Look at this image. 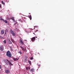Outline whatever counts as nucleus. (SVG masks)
I'll use <instances>...</instances> for the list:
<instances>
[{
	"label": "nucleus",
	"mask_w": 74,
	"mask_h": 74,
	"mask_svg": "<svg viewBox=\"0 0 74 74\" xmlns=\"http://www.w3.org/2000/svg\"><path fill=\"white\" fill-rule=\"evenodd\" d=\"M33 34H34V33H33Z\"/></svg>",
	"instance_id": "36"
},
{
	"label": "nucleus",
	"mask_w": 74,
	"mask_h": 74,
	"mask_svg": "<svg viewBox=\"0 0 74 74\" xmlns=\"http://www.w3.org/2000/svg\"><path fill=\"white\" fill-rule=\"evenodd\" d=\"M11 41H12V42H15V41L12 38H11Z\"/></svg>",
	"instance_id": "19"
},
{
	"label": "nucleus",
	"mask_w": 74,
	"mask_h": 74,
	"mask_svg": "<svg viewBox=\"0 0 74 74\" xmlns=\"http://www.w3.org/2000/svg\"><path fill=\"white\" fill-rule=\"evenodd\" d=\"M8 64L9 65H10V66H11L12 65V64L11 63V62H10V61H9Z\"/></svg>",
	"instance_id": "13"
},
{
	"label": "nucleus",
	"mask_w": 74,
	"mask_h": 74,
	"mask_svg": "<svg viewBox=\"0 0 74 74\" xmlns=\"http://www.w3.org/2000/svg\"><path fill=\"white\" fill-rule=\"evenodd\" d=\"M1 34H3L4 33V31L3 30H2L1 31Z\"/></svg>",
	"instance_id": "7"
},
{
	"label": "nucleus",
	"mask_w": 74,
	"mask_h": 74,
	"mask_svg": "<svg viewBox=\"0 0 74 74\" xmlns=\"http://www.w3.org/2000/svg\"><path fill=\"white\" fill-rule=\"evenodd\" d=\"M19 21H21V19H19Z\"/></svg>",
	"instance_id": "29"
},
{
	"label": "nucleus",
	"mask_w": 74,
	"mask_h": 74,
	"mask_svg": "<svg viewBox=\"0 0 74 74\" xmlns=\"http://www.w3.org/2000/svg\"><path fill=\"white\" fill-rule=\"evenodd\" d=\"M38 66H40V65H38Z\"/></svg>",
	"instance_id": "34"
},
{
	"label": "nucleus",
	"mask_w": 74,
	"mask_h": 74,
	"mask_svg": "<svg viewBox=\"0 0 74 74\" xmlns=\"http://www.w3.org/2000/svg\"><path fill=\"white\" fill-rule=\"evenodd\" d=\"M1 3L2 4H3V5H5V3H4V2H3V1H2Z\"/></svg>",
	"instance_id": "23"
},
{
	"label": "nucleus",
	"mask_w": 74,
	"mask_h": 74,
	"mask_svg": "<svg viewBox=\"0 0 74 74\" xmlns=\"http://www.w3.org/2000/svg\"><path fill=\"white\" fill-rule=\"evenodd\" d=\"M13 59L14 61H16V60H18V59H17L16 58H14Z\"/></svg>",
	"instance_id": "17"
},
{
	"label": "nucleus",
	"mask_w": 74,
	"mask_h": 74,
	"mask_svg": "<svg viewBox=\"0 0 74 74\" xmlns=\"http://www.w3.org/2000/svg\"><path fill=\"white\" fill-rule=\"evenodd\" d=\"M6 20H10V18L8 17L7 16L6 17Z\"/></svg>",
	"instance_id": "14"
},
{
	"label": "nucleus",
	"mask_w": 74,
	"mask_h": 74,
	"mask_svg": "<svg viewBox=\"0 0 74 74\" xmlns=\"http://www.w3.org/2000/svg\"><path fill=\"white\" fill-rule=\"evenodd\" d=\"M3 43H4V44H6V43H7V41L5 40L3 41Z\"/></svg>",
	"instance_id": "16"
},
{
	"label": "nucleus",
	"mask_w": 74,
	"mask_h": 74,
	"mask_svg": "<svg viewBox=\"0 0 74 74\" xmlns=\"http://www.w3.org/2000/svg\"><path fill=\"white\" fill-rule=\"evenodd\" d=\"M9 60H7V61H6V64H7L8 65V63H9Z\"/></svg>",
	"instance_id": "10"
},
{
	"label": "nucleus",
	"mask_w": 74,
	"mask_h": 74,
	"mask_svg": "<svg viewBox=\"0 0 74 74\" xmlns=\"http://www.w3.org/2000/svg\"><path fill=\"white\" fill-rule=\"evenodd\" d=\"M10 19H12V20L13 21H14V18L12 17V18H10Z\"/></svg>",
	"instance_id": "21"
},
{
	"label": "nucleus",
	"mask_w": 74,
	"mask_h": 74,
	"mask_svg": "<svg viewBox=\"0 0 74 74\" xmlns=\"http://www.w3.org/2000/svg\"><path fill=\"white\" fill-rule=\"evenodd\" d=\"M5 73H7V74H8V73H10V71L8 70H6L5 71Z\"/></svg>",
	"instance_id": "6"
},
{
	"label": "nucleus",
	"mask_w": 74,
	"mask_h": 74,
	"mask_svg": "<svg viewBox=\"0 0 74 74\" xmlns=\"http://www.w3.org/2000/svg\"><path fill=\"white\" fill-rule=\"evenodd\" d=\"M10 33L12 34L13 36H15V33L13 31L12 29H10Z\"/></svg>",
	"instance_id": "2"
},
{
	"label": "nucleus",
	"mask_w": 74,
	"mask_h": 74,
	"mask_svg": "<svg viewBox=\"0 0 74 74\" xmlns=\"http://www.w3.org/2000/svg\"><path fill=\"white\" fill-rule=\"evenodd\" d=\"M6 56L8 58H11L12 57V54L10 51H8L6 53Z\"/></svg>",
	"instance_id": "1"
},
{
	"label": "nucleus",
	"mask_w": 74,
	"mask_h": 74,
	"mask_svg": "<svg viewBox=\"0 0 74 74\" xmlns=\"http://www.w3.org/2000/svg\"><path fill=\"white\" fill-rule=\"evenodd\" d=\"M36 38H37V37H36Z\"/></svg>",
	"instance_id": "35"
},
{
	"label": "nucleus",
	"mask_w": 74,
	"mask_h": 74,
	"mask_svg": "<svg viewBox=\"0 0 74 74\" xmlns=\"http://www.w3.org/2000/svg\"><path fill=\"white\" fill-rule=\"evenodd\" d=\"M18 53H20L21 54H22V52L21 51H19Z\"/></svg>",
	"instance_id": "22"
},
{
	"label": "nucleus",
	"mask_w": 74,
	"mask_h": 74,
	"mask_svg": "<svg viewBox=\"0 0 74 74\" xmlns=\"http://www.w3.org/2000/svg\"><path fill=\"white\" fill-rule=\"evenodd\" d=\"M8 32V29H7V28H6L5 30V32L7 33V32Z\"/></svg>",
	"instance_id": "18"
},
{
	"label": "nucleus",
	"mask_w": 74,
	"mask_h": 74,
	"mask_svg": "<svg viewBox=\"0 0 74 74\" xmlns=\"http://www.w3.org/2000/svg\"><path fill=\"white\" fill-rule=\"evenodd\" d=\"M29 18L30 19V20H32V16H29Z\"/></svg>",
	"instance_id": "20"
},
{
	"label": "nucleus",
	"mask_w": 74,
	"mask_h": 74,
	"mask_svg": "<svg viewBox=\"0 0 74 74\" xmlns=\"http://www.w3.org/2000/svg\"><path fill=\"white\" fill-rule=\"evenodd\" d=\"M28 63H29L30 65H32V62H31V61L30 60H28Z\"/></svg>",
	"instance_id": "12"
},
{
	"label": "nucleus",
	"mask_w": 74,
	"mask_h": 74,
	"mask_svg": "<svg viewBox=\"0 0 74 74\" xmlns=\"http://www.w3.org/2000/svg\"><path fill=\"white\" fill-rule=\"evenodd\" d=\"M6 34H7V32H5V34L4 35V36H6Z\"/></svg>",
	"instance_id": "24"
},
{
	"label": "nucleus",
	"mask_w": 74,
	"mask_h": 74,
	"mask_svg": "<svg viewBox=\"0 0 74 74\" xmlns=\"http://www.w3.org/2000/svg\"><path fill=\"white\" fill-rule=\"evenodd\" d=\"M3 38L1 36H0V39H2Z\"/></svg>",
	"instance_id": "26"
},
{
	"label": "nucleus",
	"mask_w": 74,
	"mask_h": 74,
	"mask_svg": "<svg viewBox=\"0 0 74 74\" xmlns=\"http://www.w3.org/2000/svg\"><path fill=\"white\" fill-rule=\"evenodd\" d=\"M20 41L22 45H23V44H24V42H23V41H22V40L20 39Z\"/></svg>",
	"instance_id": "8"
},
{
	"label": "nucleus",
	"mask_w": 74,
	"mask_h": 74,
	"mask_svg": "<svg viewBox=\"0 0 74 74\" xmlns=\"http://www.w3.org/2000/svg\"><path fill=\"white\" fill-rule=\"evenodd\" d=\"M9 41L8 42V43L9 44H12V42L11 41V40H10V39H8Z\"/></svg>",
	"instance_id": "9"
},
{
	"label": "nucleus",
	"mask_w": 74,
	"mask_h": 74,
	"mask_svg": "<svg viewBox=\"0 0 74 74\" xmlns=\"http://www.w3.org/2000/svg\"><path fill=\"white\" fill-rule=\"evenodd\" d=\"M3 22L5 23H8V22H7V20H3Z\"/></svg>",
	"instance_id": "15"
},
{
	"label": "nucleus",
	"mask_w": 74,
	"mask_h": 74,
	"mask_svg": "<svg viewBox=\"0 0 74 74\" xmlns=\"http://www.w3.org/2000/svg\"><path fill=\"white\" fill-rule=\"evenodd\" d=\"M3 49H4V47H3L2 45H0V50L1 51H3Z\"/></svg>",
	"instance_id": "3"
},
{
	"label": "nucleus",
	"mask_w": 74,
	"mask_h": 74,
	"mask_svg": "<svg viewBox=\"0 0 74 74\" xmlns=\"http://www.w3.org/2000/svg\"><path fill=\"white\" fill-rule=\"evenodd\" d=\"M1 6L0 5V8H1Z\"/></svg>",
	"instance_id": "33"
},
{
	"label": "nucleus",
	"mask_w": 74,
	"mask_h": 74,
	"mask_svg": "<svg viewBox=\"0 0 74 74\" xmlns=\"http://www.w3.org/2000/svg\"><path fill=\"white\" fill-rule=\"evenodd\" d=\"M26 70H29V67H26Z\"/></svg>",
	"instance_id": "25"
},
{
	"label": "nucleus",
	"mask_w": 74,
	"mask_h": 74,
	"mask_svg": "<svg viewBox=\"0 0 74 74\" xmlns=\"http://www.w3.org/2000/svg\"><path fill=\"white\" fill-rule=\"evenodd\" d=\"M21 48L23 50V51H26V49H25L24 47H22V46H20Z\"/></svg>",
	"instance_id": "4"
},
{
	"label": "nucleus",
	"mask_w": 74,
	"mask_h": 74,
	"mask_svg": "<svg viewBox=\"0 0 74 74\" xmlns=\"http://www.w3.org/2000/svg\"><path fill=\"white\" fill-rule=\"evenodd\" d=\"M30 71H32V72H34V69H31Z\"/></svg>",
	"instance_id": "11"
},
{
	"label": "nucleus",
	"mask_w": 74,
	"mask_h": 74,
	"mask_svg": "<svg viewBox=\"0 0 74 74\" xmlns=\"http://www.w3.org/2000/svg\"><path fill=\"white\" fill-rule=\"evenodd\" d=\"M16 23H15L14 24V25H16Z\"/></svg>",
	"instance_id": "31"
},
{
	"label": "nucleus",
	"mask_w": 74,
	"mask_h": 74,
	"mask_svg": "<svg viewBox=\"0 0 74 74\" xmlns=\"http://www.w3.org/2000/svg\"><path fill=\"white\" fill-rule=\"evenodd\" d=\"M28 69L29 70H30V67H29V68H28Z\"/></svg>",
	"instance_id": "30"
},
{
	"label": "nucleus",
	"mask_w": 74,
	"mask_h": 74,
	"mask_svg": "<svg viewBox=\"0 0 74 74\" xmlns=\"http://www.w3.org/2000/svg\"><path fill=\"white\" fill-rule=\"evenodd\" d=\"M11 51H13V50H12V49H11Z\"/></svg>",
	"instance_id": "32"
},
{
	"label": "nucleus",
	"mask_w": 74,
	"mask_h": 74,
	"mask_svg": "<svg viewBox=\"0 0 74 74\" xmlns=\"http://www.w3.org/2000/svg\"><path fill=\"white\" fill-rule=\"evenodd\" d=\"M30 59H31V60H32V59H33V58L32 57L31 58H30Z\"/></svg>",
	"instance_id": "28"
},
{
	"label": "nucleus",
	"mask_w": 74,
	"mask_h": 74,
	"mask_svg": "<svg viewBox=\"0 0 74 74\" xmlns=\"http://www.w3.org/2000/svg\"><path fill=\"white\" fill-rule=\"evenodd\" d=\"M36 40V38L35 37H33L32 39L31 40L32 41H34Z\"/></svg>",
	"instance_id": "5"
},
{
	"label": "nucleus",
	"mask_w": 74,
	"mask_h": 74,
	"mask_svg": "<svg viewBox=\"0 0 74 74\" xmlns=\"http://www.w3.org/2000/svg\"><path fill=\"white\" fill-rule=\"evenodd\" d=\"M0 20L1 21H4V20H3V18H1Z\"/></svg>",
	"instance_id": "27"
}]
</instances>
